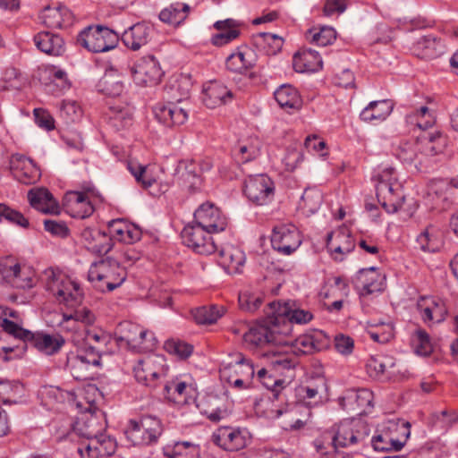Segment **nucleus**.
<instances>
[{"mask_svg": "<svg viewBox=\"0 0 458 458\" xmlns=\"http://www.w3.org/2000/svg\"><path fill=\"white\" fill-rule=\"evenodd\" d=\"M226 68L236 73H243L249 70L252 64L250 60L246 59V53L238 50L235 53H232L225 61Z\"/></svg>", "mask_w": 458, "mask_h": 458, "instance_id": "680f3d73", "label": "nucleus"}, {"mask_svg": "<svg viewBox=\"0 0 458 458\" xmlns=\"http://www.w3.org/2000/svg\"><path fill=\"white\" fill-rule=\"evenodd\" d=\"M114 341L120 348L134 352H150L157 344L153 332L131 321H123L117 325Z\"/></svg>", "mask_w": 458, "mask_h": 458, "instance_id": "39448f33", "label": "nucleus"}, {"mask_svg": "<svg viewBox=\"0 0 458 458\" xmlns=\"http://www.w3.org/2000/svg\"><path fill=\"white\" fill-rule=\"evenodd\" d=\"M416 353L423 356L429 355L433 351L429 335L424 329L415 331L411 338Z\"/></svg>", "mask_w": 458, "mask_h": 458, "instance_id": "338daca9", "label": "nucleus"}, {"mask_svg": "<svg viewBox=\"0 0 458 458\" xmlns=\"http://www.w3.org/2000/svg\"><path fill=\"white\" fill-rule=\"evenodd\" d=\"M417 242L424 251L436 252L441 245V232L434 225H428L418 237Z\"/></svg>", "mask_w": 458, "mask_h": 458, "instance_id": "09e8293b", "label": "nucleus"}, {"mask_svg": "<svg viewBox=\"0 0 458 458\" xmlns=\"http://www.w3.org/2000/svg\"><path fill=\"white\" fill-rule=\"evenodd\" d=\"M229 369H233L235 374H245L246 378L237 377L231 379L232 385L238 389L247 387L250 377L254 375V369L251 364L247 362L243 358L238 360L234 365H230Z\"/></svg>", "mask_w": 458, "mask_h": 458, "instance_id": "13d9d810", "label": "nucleus"}, {"mask_svg": "<svg viewBox=\"0 0 458 458\" xmlns=\"http://www.w3.org/2000/svg\"><path fill=\"white\" fill-rule=\"evenodd\" d=\"M406 122L426 131L434 125L435 117L427 106H421L420 109L407 114Z\"/></svg>", "mask_w": 458, "mask_h": 458, "instance_id": "4d7b16f0", "label": "nucleus"}, {"mask_svg": "<svg viewBox=\"0 0 458 458\" xmlns=\"http://www.w3.org/2000/svg\"><path fill=\"white\" fill-rule=\"evenodd\" d=\"M65 369L70 371L76 380H87L92 377L89 365L83 361L81 356L75 353H71L67 356Z\"/></svg>", "mask_w": 458, "mask_h": 458, "instance_id": "864d4df0", "label": "nucleus"}, {"mask_svg": "<svg viewBox=\"0 0 458 458\" xmlns=\"http://www.w3.org/2000/svg\"><path fill=\"white\" fill-rule=\"evenodd\" d=\"M82 236L87 241V249L97 255H106L113 248V238L109 233L87 229Z\"/></svg>", "mask_w": 458, "mask_h": 458, "instance_id": "473e14b6", "label": "nucleus"}, {"mask_svg": "<svg viewBox=\"0 0 458 458\" xmlns=\"http://www.w3.org/2000/svg\"><path fill=\"white\" fill-rule=\"evenodd\" d=\"M167 373L165 359L163 355L149 354L140 359L133 366L135 379L148 387H156L160 378Z\"/></svg>", "mask_w": 458, "mask_h": 458, "instance_id": "1a4fd4ad", "label": "nucleus"}, {"mask_svg": "<svg viewBox=\"0 0 458 458\" xmlns=\"http://www.w3.org/2000/svg\"><path fill=\"white\" fill-rule=\"evenodd\" d=\"M202 93V101L208 108H216L225 105L233 98V92L225 84L216 81L206 84Z\"/></svg>", "mask_w": 458, "mask_h": 458, "instance_id": "cd10ccee", "label": "nucleus"}, {"mask_svg": "<svg viewBox=\"0 0 458 458\" xmlns=\"http://www.w3.org/2000/svg\"><path fill=\"white\" fill-rule=\"evenodd\" d=\"M376 194L387 213H395L403 206L404 196L394 168L386 166L376 175Z\"/></svg>", "mask_w": 458, "mask_h": 458, "instance_id": "423d86ee", "label": "nucleus"}, {"mask_svg": "<svg viewBox=\"0 0 458 458\" xmlns=\"http://www.w3.org/2000/svg\"><path fill=\"white\" fill-rule=\"evenodd\" d=\"M84 340L89 346L98 350V352L106 353L111 351L107 345L114 341V337L101 329H90L86 331Z\"/></svg>", "mask_w": 458, "mask_h": 458, "instance_id": "3c124183", "label": "nucleus"}, {"mask_svg": "<svg viewBox=\"0 0 458 458\" xmlns=\"http://www.w3.org/2000/svg\"><path fill=\"white\" fill-rule=\"evenodd\" d=\"M165 458H199L200 446L191 441H176L163 447Z\"/></svg>", "mask_w": 458, "mask_h": 458, "instance_id": "58836bf2", "label": "nucleus"}, {"mask_svg": "<svg viewBox=\"0 0 458 458\" xmlns=\"http://www.w3.org/2000/svg\"><path fill=\"white\" fill-rule=\"evenodd\" d=\"M323 201V196L319 190L316 188H307L299 203L300 208L307 215L316 213Z\"/></svg>", "mask_w": 458, "mask_h": 458, "instance_id": "6e6d98bb", "label": "nucleus"}, {"mask_svg": "<svg viewBox=\"0 0 458 458\" xmlns=\"http://www.w3.org/2000/svg\"><path fill=\"white\" fill-rule=\"evenodd\" d=\"M268 309L274 317V321H276L277 325L283 322H289L291 333L293 332V323L300 325L306 324L313 318V315L310 311L293 309L289 301H278L270 302Z\"/></svg>", "mask_w": 458, "mask_h": 458, "instance_id": "6ab92c4d", "label": "nucleus"}, {"mask_svg": "<svg viewBox=\"0 0 458 458\" xmlns=\"http://www.w3.org/2000/svg\"><path fill=\"white\" fill-rule=\"evenodd\" d=\"M83 299L84 293L80 283L71 276H61L59 274V304L66 308L62 310L60 327L75 332L81 326L92 325L95 322L94 313L81 305Z\"/></svg>", "mask_w": 458, "mask_h": 458, "instance_id": "f03ea898", "label": "nucleus"}, {"mask_svg": "<svg viewBox=\"0 0 458 458\" xmlns=\"http://www.w3.org/2000/svg\"><path fill=\"white\" fill-rule=\"evenodd\" d=\"M355 248V242L347 229H340L327 234V249L333 259L342 261Z\"/></svg>", "mask_w": 458, "mask_h": 458, "instance_id": "5701e85b", "label": "nucleus"}, {"mask_svg": "<svg viewBox=\"0 0 458 458\" xmlns=\"http://www.w3.org/2000/svg\"><path fill=\"white\" fill-rule=\"evenodd\" d=\"M194 222L203 226L209 233H217L225 230L227 217L212 203L201 204L194 212Z\"/></svg>", "mask_w": 458, "mask_h": 458, "instance_id": "a211bd4d", "label": "nucleus"}, {"mask_svg": "<svg viewBox=\"0 0 458 458\" xmlns=\"http://www.w3.org/2000/svg\"><path fill=\"white\" fill-rule=\"evenodd\" d=\"M290 337L289 322L277 325L269 310L267 311V318L261 323L251 326L242 336L245 345L250 350L265 347L270 349L273 345H286L291 342Z\"/></svg>", "mask_w": 458, "mask_h": 458, "instance_id": "7ed1b4c3", "label": "nucleus"}, {"mask_svg": "<svg viewBox=\"0 0 458 458\" xmlns=\"http://www.w3.org/2000/svg\"><path fill=\"white\" fill-rule=\"evenodd\" d=\"M260 154V141L257 138L239 143L233 149V156L238 163H247L257 158Z\"/></svg>", "mask_w": 458, "mask_h": 458, "instance_id": "37998d69", "label": "nucleus"}, {"mask_svg": "<svg viewBox=\"0 0 458 458\" xmlns=\"http://www.w3.org/2000/svg\"><path fill=\"white\" fill-rule=\"evenodd\" d=\"M10 170L13 178L25 185L36 183L41 176L40 169L35 162L21 154L11 157Z\"/></svg>", "mask_w": 458, "mask_h": 458, "instance_id": "aec40b11", "label": "nucleus"}, {"mask_svg": "<svg viewBox=\"0 0 458 458\" xmlns=\"http://www.w3.org/2000/svg\"><path fill=\"white\" fill-rule=\"evenodd\" d=\"M369 337L377 343L386 344L394 337L392 323H381L367 331Z\"/></svg>", "mask_w": 458, "mask_h": 458, "instance_id": "774afa93", "label": "nucleus"}, {"mask_svg": "<svg viewBox=\"0 0 458 458\" xmlns=\"http://www.w3.org/2000/svg\"><path fill=\"white\" fill-rule=\"evenodd\" d=\"M83 116V110L81 105L73 99H64L59 107V118L69 126L76 124Z\"/></svg>", "mask_w": 458, "mask_h": 458, "instance_id": "de8ad7c7", "label": "nucleus"}, {"mask_svg": "<svg viewBox=\"0 0 458 458\" xmlns=\"http://www.w3.org/2000/svg\"><path fill=\"white\" fill-rule=\"evenodd\" d=\"M151 33L152 28L148 25L136 23L123 33L122 41L128 48L137 51L148 42Z\"/></svg>", "mask_w": 458, "mask_h": 458, "instance_id": "2f4dec72", "label": "nucleus"}, {"mask_svg": "<svg viewBox=\"0 0 458 458\" xmlns=\"http://www.w3.org/2000/svg\"><path fill=\"white\" fill-rule=\"evenodd\" d=\"M21 386L19 382L8 380L0 381V404L16 403V398L21 392Z\"/></svg>", "mask_w": 458, "mask_h": 458, "instance_id": "0e129e2a", "label": "nucleus"}, {"mask_svg": "<svg viewBox=\"0 0 458 458\" xmlns=\"http://www.w3.org/2000/svg\"><path fill=\"white\" fill-rule=\"evenodd\" d=\"M116 447L115 439L102 432L90 441L73 445L70 455L74 457L75 453L80 458H106L114 454Z\"/></svg>", "mask_w": 458, "mask_h": 458, "instance_id": "9b49d317", "label": "nucleus"}, {"mask_svg": "<svg viewBox=\"0 0 458 458\" xmlns=\"http://www.w3.org/2000/svg\"><path fill=\"white\" fill-rule=\"evenodd\" d=\"M287 349L293 351L295 353L301 354H311L315 352H318L324 348L323 343L318 340L317 335H303L299 336L294 341V344L289 346L284 345Z\"/></svg>", "mask_w": 458, "mask_h": 458, "instance_id": "79ce46f5", "label": "nucleus"}, {"mask_svg": "<svg viewBox=\"0 0 458 458\" xmlns=\"http://www.w3.org/2000/svg\"><path fill=\"white\" fill-rule=\"evenodd\" d=\"M213 442L228 452L244 449L251 442V435L246 428L221 426L212 435Z\"/></svg>", "mask_w": 458, "mask_h": 458, "instance_id": "f8f14e48", "label": "nucleus"}, {"mask_svg": "<svg viewBox=\"0 0 458 458\" xmlns=\"http://www.w3.org/2000/svg\"><path fill=\"white\" fill-rule=\"evenodd\" d=\"M20 274L21 266L13 257L9 256L0 259V276L5 282L16 287H23L18 283Z\"/></svg>", "mask_w": 458, "mask_h": 458, "instance_id": "5fc2aeb1", "label": "nucleus"}, {"mask_svg": "<svg viewBox=\"0 0 458 458\" xmlns=\"http://www.w3.org/2000/svg\"><path fill=\"white\" fill-rule=\"evenodd\" d=\"M369 436V428L365 422L354 420L341 421L333 437L335 447H349L365 445Z\"/></svg>", "mask_w": 458, "mask_h": 458, "instance_id": "9d476101", "label": "nucleus"}, {"mask_svg": "<svg viewBox=\"0 0 458 458\" xmlns=\"http://www.w3.org/2000/svg\"><path fill=\"white\" fill-rule=\"evenodd\" d=\"M384 284L385 276L376 267L360 269L354 278V286L361 295L382 292Z\"/></svg>", "mask_w": 458, "mask_h": 458, "instance_id": "4be33fe9", "label": "nucleus"}, {"mask_svg": "<svg viewBox=\"0 0 458 458\" xmlns=\"http://www.w3.org/2000/svg\"><path fill=\"white\" fill-rule=\"evenodd\" d=\"M63 209L72 217L84 219L93 214L94 206L86 193L69 191L63 198Z\"/></svg>", "mask_w": 458, "mask_h": 458, "instance_id": "412c9836", "label": "nucleus"}, {"mask_svg": "<svg viewBox=\"0 0 458 458\" xmlns=\"http://www.w3.org/2000/svg\"><path fill=\"white\" fill-rule=\"evenodd\" d=\"M193 318L198 324L210 325L217 321L223 315V309L217 306H202L192 312Z\"/></svg>", "mask_w": 458, "mask_h": 458, "instance_id": "bf43d9fd", "label": "nucleus"}, {"mask_svg": "<svg viewBox=\"0 0 458 458\" xmlns=\"http://www.w3.org/2000/svg\"><path fill=\"white\" fill-rule=\"evenodd\" d=\"M417 144L421 165L427 157L437 156L445 150L446 138L438 131L424 132L417 138Z\"/></svg>", "mask_w": 458, "mask_h": 458, "instance_id": "b1692460", "label": "nucleus"}, {"mask_svg": "<svg viewBox=\"0 0 458 458\" xmlns=\"http://www.w3.org/2000/svg\"><path fill=\"white\" fill-rule=\"evenodd\" d=\"M59 399H62L67 409L77 411L76 420L72 424V431L67 437L74 440L76 437H81L90 441L105 431L104 412L98 407L94 400L87 399L81 390H80V394H77L73 391L59 388Z\"/></svg>", "mask_w": 458, "mask_h": 458, "instance_id": "f257e3e1", "label": "nucleus"}, {"mask_svg": "<svg viewBox=\"0 0 458 458\" xmlns=\"http://www.w3.org/2000/svg\"><path fill=\"white\" fill-rule=\"evenodd\" d=\"M395 157L406 164L420 165V153L417 140H401L394 148Z\"/></svg>", "mask_w": 458, "mask_h": 458, "instance_id": "c03bdc74", "label": "nucleus"}, {"mask_svg": "<svg viewBox=\"0 0 458 458\" xmlns=\"http://www.w3.org/2000/svg\"><path fill=\"white\" fill-rule=\"evenodd\" d=\"M373 393L367 388L347 390L344 396L339 399L340 405L344 410L355 411L360 414L366 411L367 408L372 407Z\"/></svg>", "mask_w": 458, "mask_h": 458, "instance_id": "bb28decb", "label": "nucleus"}, {"mask_svg": "<svg viewBox=\"0 0 458 458\" xmlns=\"http://www.w3.org/2000/svg\"><path fill=\"white\" fill-rule=\"evenodd\" d=\"M162 432L161 420L156 416L145 415L139 420H130L124 433L132 445H149L157 442Z\"/></svg>", "mask_w": 458, "mask_h": 458, "instance_id": "0eeeda50", "label": "nucleus"}, {"mask_svg": "<svg viewBox=\"0 0 458 458\" xmlns=\"http://www.w3.org/2000/svg\"><path fill=\"white\" fill-rule=\"evenodd\" d=\"M153 112L158 123L169 128L180 126L188 119L186 110L173 102L157 104L155 106Z\"/></svg>", "mask_w": 458, "mask_h": 458, "instance_id": "a878e982", "label": "nucleus"}, {"mask_svg": "<svg viewBox=\"0 0 458 458\" xmlns=\"http://www.w3.org/2000/svg\"><path fill=\"white\" fill-rule=\"evenodd\" d=\"M239 26L240 22L233 19L216 21L214 28L220 32L212 36L211 43L214 46L222 47L232 42L240 35Z\"/></svg>", "mask_w": 458, "mask_h": 458, "instance_id": "c9c22d12", "label": "nucleus"}, {"mask_svg": "<svg viewBox=\"0 0 458 458\" xmlns=\"http://www.w3.org/2000/svg\"><path fill=\"white\" fill-rule=\"evenodd\" d=\"M109 234L112 238L126 244H132L140 240L141 229L123 219L112 220L108 224Z\"/></svg>", "mask_w": 458, "mask_h": 458, "instance_id": "c756f323", "label": "nucleus"}, {"mask_svg": "<svg viewBox=\"0 0 458 458\" xmlns=\"http://www.w3.org/2000/svg\"><path fill=\"white\" fill-rule=\"evenodd\" d=\"M274 97L279 106L290 114L300 110L302 106L298 90L289 84H283L277 88Z\"/></svg>", "mask_w": 458, "mask_h": 458, "instance_id": "72a5a7b5", "label": "nucleus"}, {"mask_svg": "<svg viewBox=\"0 0 458 458\" xmlns=\"http://www.w3.org/2000/svg\"><path fill=\"white\" fill-rule=\"evenodd\" d=\"M244 194L252 203L262 206L270 203L275 197V183L266 174L249 176L244 182Z\"/></svg>", "mask_w": 458, "mask_h": 458, "instance_id": "4468645a", "label": "nucleus"}, {"mask_svg": "<svg viewBox=\"0 0 458 458\" xmlns=\"http://www.w3.org/2000/svg\"><path fill=\"white\" fill-rule=\"evenodd\" d=\"M413 51L420 58L432 59L444 53L445 45L440 38L428 34L418 39Z\"/></svg>", "mask_w": 458, "mask_h": 458, "instance_id": "f704fd0d", "label": "nucleus"}, {"mask_svg": "<svg viewBox=\"0 0 458 458\" xmlns=\"http://www.w3.org/2000/svg\"><path fill=\"white\" fill-rule=\"evenodd\" d=\"M267 354L270 355L271 366L277 369H290L297 364V359L293 351H277L275 350L274 345L267 350Z\"/></svg>", "mask_w": 458, "mask_h": 458, "instance_id": "603ef678", "label": "nucleus"}, {"mask_svg": "<svg viewBox=\"0 0 458 458\" xmlns=\"http://www.w3.org/2000/svg\"><path fill=\"white\" fill-rule=\"evenodd\" d=\"M98 91L109 97L120 96L124 89L123 83L113 74H105L98 84Z\"/></svg>", "mask_w": 458, "mask_h": 458, "instance_id": "052dcab7", "label": "nucleus"}, {"mask_svg": "<svg viewBox=\"0 0 458 458\" xmlns=\"http://www.w3.org/2000/svg\"><path fill=\"white\" fill-rule=\"evenodd\" d=\"M322 59L316 50L304 49L294 54L293 66L297 72H316L322 68Z\"/></svg>", "mask_w": 458, "mask_h": 458, "instance_id": "e433bc0d", "label": "nucleus"}, {"mask_svg": "<svg viewBox=\"0 0 458 458\" xmlns=\"http://www.w3.org/2000/svg\"><path fill=\"white\" fill-rule=\"evenodd\" d=\"M3 221L23 228H28L30 225L29 220L21 212L4 203H0V223Z\"/></svg>", "mask_w": 458, "mask_h": 458, "instance_id": "69168bd1", "label": "nucleus"}, {"mask_svg": "<svg viewBox=\"0 0 458 458\" xmlns=\"http://www.w3.org/2000/svg\"><path fill=\"white\" fill-rule=\"evenodd\" d=\"M301 238L299 230L293 225H279L274 227L271 244L274 250L283 255H291L301 245Z\"/></svg>", "mask_w": 458, "mask_h": 458, "instance_id": "dca6fc26", "label": "nucleus"}, {"mask_svg": "<svg viewBox=\"0 0 458 458\" xmlns=\"http://www.w3.org/2000/svg\"><path fill=\"white\" fill-rule=\"evenodd\" d=\"M326 389L325 380L320 378L306 385H300L294 388L296 411L306 408L308 418L311 417V409L322 403V393Z\"/></svg>", "mask_w": 458, "mask_h": 458, "instance_id": "2eb2a0df", "label": "nucleus"}, {"mask_svg": "<svg viewBox=\"0 0 458 458\" xmlns=\"http://www.w3.org/2000/svg\"><path fill=\"white\" fill-rule=\"evenodd\" d=\"M190 7L186 4L175 3L165 8L159 13V19L165 23L177 26L188 16Z\"/></svg>", "mask_w": 458, "mask_h": 458, "instance_id": "49530a36", "label": "nucleus"}, {"mask_svg": "<svg viewBox=\"0 0 458 458\" xmlns=\"http://www.w3.org/2000/svg\"><path fill=\"white\" fill-rule=\"evenodd\" d=\"M126 278V269L112 258L92 263L88 272L89 281L102 293H109L120 287Z\"/></svg>", "mask_w": 458, "mask_h": 458, "instance_id": "20e7f679", "label": "nucleus"}, {"mask_svg": "<svg viewBox=\"0 0 458 458\" xmlns=\"http://www.w3.org/2000/svg\"><path fill=\"white\" fill-rule=\"evenodd\" d=\"M31 344L47 354H52L57 350V341L50 335L41 332L33 333L30 331V335H28L23 343V344Z\"/></svg>", "mask_w": 458, "mask_h": 458, "instance_id": "8fccbe9b", "label": "nucleus"}, {"mask_svg": "<svg viewBox=\"0 0 458 458\" xmlns=\"http://www.w3.org/2000/svg\"><path fill=\"white\" fill-rule=\"evenodd\" d=\"M395 366V359L389 355H377L370 357L366 363L368 374L374 378H380L385 375L388 377L394 374L392 369Z\"/></svg>", "mask_w": 458, "mask_h": 458, "instance_id": "ea45409f", "label": "nucleus"}, {"mask_svg": "<svg viewBox=\"0 0 458 458\" xmlns=\"http://www.w3.org/2000/svg\"><path fill=\"white\" fill-rule=\"evenodd\" d=\"M387 434H389V437L396 440L401 444L395 445L397 450H401L405 445L406 441L410 437L411 435V424L410 422L403 420H389L382 424Z\"/></svg>", "mask_w": 458, "mask_h": 458, "instance_id": "a19ab883", "label": "nucleus"}, {"mask_svg": "<svg viewBox=\"0 0 458 458\" xmlns=\"http://www.w3.org/2000/svg\"><path fill=\"white\" fill-rule=\"evenodd\" d=\"M77 41L90 52L102 53L116 47L119 35L105 26H89L79 34Z\"/></svg>", "mask_w": 458, "mask_h": 458, "instance_id": "6e6552de", "label": "nucleus"}, {"mask_svg": "<svg viewBox=\"0 0 458 458\" xmlns=\"http://www.w3.org/2000/svg\"><path fill=\"white\" fill-rule=\"evenodd\" d=\"M133 81L141 86H152L159 82L163 72L158 61L153 55L139 59L131 69Z\"/></svg>", "mask_w": 458, "mask_h": 458, "instance_id": "f3484780", "label": "nucleus"}, {"mask_svg": "<svg viewBox=\"0 0 458 458\" xmlns=\"http://www.w3.org/2000/svg\"><path fill=\"white\" fill-rule=\"evenodd\" d=\"M30 205L45 215H57V201L46 188H32L28 192Z\"/></svg>", "mask_w": 458, "mask_h": 458, "instance_id": "7c9ffc66", "label": "nucleus"}, {"mask_svg": "<svg viewBox=\"0 0 458 458\" xmlns=\"http://www.w3.org/2000/svg\"><path fill=\"white\" fill-rule=\"evenodd\" d=\"M421 319L426 324L443 322L447 315L445 301L435 297H421L417 303Z\"/></svg>", "mask_w": 458, "mask_h": 458, "instance_id": "393cba45", "label": "nucleus"}, {"mask_svg": "<svg viewBox=\"0 0 458 458\" xmlns=\"http://www.w3.org/2000/svg\"><path fill=\"white\" fill-rule=\"evenodd\" d=\"M245 260V254L239 247L225 245L219 250L218 263L227 274H240Z\"/></svg>", "mask_w": 458, "mask_h": 458, "instance_id": "c85d7f7f", "label": "nucleus"}, {"mask_svg": "<svg viewBox=\"0 0 458 458\" xmlns=\"http://www.w3.org/2000/svg\"><path fill=\"white\" fill-rule=\"evenodd\" d=\"M369 442L376 451H398L395 445L400 444L389 437V434H387L382 425L380 429H378V433L373 436Z\"/></svg>", "mask_w": 458, "mask_h": 458, "instance_id": "e2e57ef3", "label": "nucleus"}, {"mask_svg": "<svg viewBox=\"0 0 458 458\" xmlns=\"http://www.w3.org/2000/svg\"><path fill=\"white\" fill-rule=\"evenodd\" d=\"M211 234L194 221L184 226L181 233L182 242L201 255H209L217 250Z\"/></svg>", "mask_w": 458, "mask_h": 458, "instance_id": "ddd939ff", "label": "nucleus"}, {"mask_svg": "<svg viewBox=\"0 0 458 458\" xmlns=\"http://www.w3.org/2000/svg\"><path fill=\"white\" fill-rule=\"evenodd\" d=\"M191 391V385L177 379L167 382L164 386L165 397L174 403H187Z\"/></svg>", "mask_w": 458, "mask_h": 458, "instance_id": "a18cd8bd", "label": "nucleus"}, {"mask_svg": "<svg viewBox=\"0 0 458 458\" xmlns=\"http://www.w3.org/2000/svg\"><path fill=\"white\" fill-rule=\"evenodd\" d=\"M394 104L390 99L370 102L360 114V118L367 123L384 121L393 111Z\"/></svg>", "mask_w": 458, "mask_h": 458, "instance_id": "4c0bfd02", "label": "nucleus"}]
</instances>
